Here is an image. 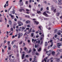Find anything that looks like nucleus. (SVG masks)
Returning a JSON list of instances; mask_svg holds the SVG:
<instances>
[{
  "instance_id": "nucleus-1",
  "label": "nucleus",
  "mask_w": 62,
  "mask_h": 62,
  "mask_svg": "<svg viewBox=\"0 0 62 62\" xmlns=\"http://www.w3.org/2000/svg\"><path fill=\"white\" fill-rule=\"evenodd\" d=\"M51 50H50L48 51H46V53H47V55H48V56H49L51 55Z\"/></svg>"
},
{
  "instance_id": "nucleus-2",
  "label": "nucleus",
  "mask_w": 62,
  "mask_h": 62,
  "mask_svg": "<svg viewBox=\"0 0 62 62\" xmlns=\"http://www.w3.org/2000/svg\"><path fill=\"white\" fill-rule=\"evenodd\" d=\"M43 14L46 17H49V15L47 14L46 13V12L45 11L43 13Z\"/></svg>"
},
{
  "instance_id": "nucleus-3",
  "label": "nucleus",
  "mask_w": 62,
  "mask_h": 62,
  "mask_svg": "<svg viewBox=\"0 0 62 62\" xmlns=\"http://www.w3.org/2000/svg\"><path fill=\"white\" fill-rule=\"evenodd\" d=\"M57 46L58 47H60L61 46V44L60 43H58L57 44Z\"/></svg>"
},
{
  "instance_id": "nucleus-4",
  "label": "nucleus",
  "mask_w": 62,
  "mask_h": 62,
  "mask_svg": "<svg viewBox=\"0 0 62 62\" xmlns=\"http://www.w3.org/2000/svg\"><path fill=\"white\" fill-rule=\"evenodd\" d=\"M34 23H36V24L37 25H38V24H39V22L38 21H35L34 22Z\"/></svg>"
},
{
  "instance_id": "nucleus-5",
  "label": "nucleus",
  "mask_w": 62,
  "mask_h": 62,
  "mask_svg": "<svg viewBox=\"0 0 62 62\" xmlns=\"http://www.w3.org/2000/svg\"><path fill=\"white\" fill-rule=\"evenodd\" d=\"M29 32H28V31H27L24 34V36H26V35H28L29 34Z\"/></svg>"
},
{
  "instance_id": "nucleus-6",
  "label": "nucleus",
  "mask_w": 62,
  "mask_h": 62,
  "mask_svg": "<svg viewBox=\"0 0 62 62\" xmlns=\"http://www.w3.org/2000/svg\"><path fill=\"white\" fill-rule=\"evenodd\" d=\"M9 25H11V24H12V22H11V20H9Z\"/></svg>"
},
{
  "instance_id": "nucleus-7",
  "label": "nucleus",
  "mask_w": 62,
  "mask_h": 62,
  "mask_svg": "<svg viewBox=\"0 0 62 62\" xmlns=\"http://www.w3.org/2000/svg\"><path fill=\"white\" fill-rule=\"evenodd\" d=\"M25 29V27L24 28V27L22 26V31H23V30H24V29Z\"/></svg>"
},
{
  "instance_id": "nucleus-8",
  "label": "nucleus",
  "mask_w": 62,
  "mask_h": 62,
  "mask_svg": "<svg viewBox=\"0 0 62 62\" xmlns=\"http://www.w3.org/2000/svg\"><path fill=\"white\" fill-rule=\"evenodd\" d=\"M32 28H31L30 29V30H29V33H31V32H32Z\"/></svg>"
},
{
  "instance_id": "nucleus-9",
  "label": "nucleus",
  "mask_w": 62,
  "mask_h": 62,
  "mask_svg": "<svg viewBox=\"0 0 62 62\" xmlns=\"http://www.w3.org/2000/svg\"><path fill=\"white\" fill-rule=\"evenodd\" d=\"M24 55H25V54H23L22 56V59H23L24 58Z\"/></svg>"
},
{
  "instance_id": "nucleus-10",
  "label": "nucleus",
  "mask_w": 62,
  "mask_h": 62,
  "mask_svg": "<svg viewBox=\"0 0 62 62\" xmlns=\"http://www.w3.org/2000/svg\"><path fill=\"white\" fill-rule=\"evenodd\" d=\"M58 51L59 52H62V49H59L57 51V52H58Z\"/></svg>"
},
{
  "instance_id": "nucleus-11",
  "label": "nucleus",
  "mask_w": 62,
  "mask_h": 62,
  "mask_svg": "<svg viewBox=\"0 0 62 62\" xmlns=\"http://www.w3.org/2000/svg\"><path fill=\"white\" fill-rule=\"evenodd\" d=\"M23 10V11H24V9H19V11H20V12H22Z\"/></svg>"
},
{
  "instance_id": "nucleus-12",
  "label": "nucleus",
  "mask_w": 62,
  "mask_h": 62,
  "mask_svg": "<svg viewBox=\"0 0 62 62\" xmlns=\"http://www.w3.org/2000/svg\"><path fill=\"white\" fill-rule=\"evenodd\" d=\"M55 54V52L54 51H53L52 52V55H54Z\"/></svg>"
},
{
  "instance_id": "nucleus-13",
  "label": "nucleus",
  "mask_w": 62,
  "mask_h": 62,
  "mask_svg": "<svg viewBox=\"0 0 62 62\" xmlns=\"http://www.w3.org/2000/svg\"><path fill=\"white\" fill-rule=\"evenodd\" d=\"M26 23H30V21L29 20H27L25 22Z\"/></svg>"
},
{
  "instance_id": "nucleus-14",
  "label": "nucleus",
  "mask_w": 62,
  "mask_h": 62,
  "mask_svg": "<svg viewBox=\"0 0 62 62\" xmlns=\"http://www.w3.org/2000/svg\"><path fill=\"white\" fill-rule=\"evenodd\" d=\"M41 48L40 47L38 49V52H40V51H41Z\"/></svg>"
},
{
  "instance_id": "nucleus-15",
  "label": "nucleus",
  "mask_w": 62,
  "mask_h": 62,
  "mask_svg": "<svg viewBox=\"0 0 62 62\" xmlns=\"http://www.w3.org/2000/svg\"><path fill=\"white\" fill-rule=\"evenodd\" d=\"M56 62H59L60 61V59L59 58L58 59H57L56 60Z\"/></svg>"
},
{
  "instance_id": "nucleus-16",
  "label": "nucleus",
  "mask_w": 62,
  "mask_h": 62,
  "mask_svg": "<svg viewBox=\"0 0 62 62\" xmlns=\"http://www.w3.org/2000/svg\"><path fill=\"white\" fill-rule=\"evenodd\" d=\"M40 41L39 40L36 41V43H40Z\"/></svg>"
},
{
  "instance_id": "nucleus-17",
  "label": "nucleus",
  "mask_w": 62,
  "mask_h": 62,
  "mask_svg": "<svg viewBox=\"0 0 62 62\" xmlns=\"http://www.w3.org/2000/svg\"><path fill=\"white\" fill-rule=\"evenodd\" d=\"M23 49L25 51H26V50L27 49V48L26 47H25L23 48Z\"/></svg>"
},
{
  "instance_id": "nucleus-18",
  "label": "nucleus",
  "mask_w": 62,
  "mask_h": 62,
  "mask_svg": "<svg viewBox=\"0 0 62 62\" xmlns=\"http://www.w3.org/2000/svg\"><path fill=\"white\" fill-rule=\"evenodd\" d=\"M31 51H32V50L31 49H30L29 51V52H28V54H29V53H30L31 52Z\"/></svg>"
},
{
  "instance_id": "nucleus-19",
  "label": "nucleus",
  "mask_w": 62,
  "mask_h": 62,
  "mask_svg": "<svg viewBox=\"0 0 62 62\" xmlns=\"http://www.w3.org/2000/svg\"><path fill=\"white\" fill-rule=\"evenodd\" d=\"M47 45H48V44L47 43V42H45V46H47Z\"/></svg>"
},
{
  "instance_id": "nucleus-20",
  "label": "nucleus",
  "mask_w": 62,
  "mask_h": 62,
  "mask_svg": "<svg viewBox=\"0 0 62 62\" xmlns=\"http://www.w3.org/2000/svg\"><path fill=\"white\" fill-rule=\"evenodd\" d=\"M57 16H59L60 15V13L59 12L57 13V14H56Z\"/></svg>"
},
{
  "instance_id": "nucleus-21",
  "label": "nucleus",
  "mask_w": 62,
  "mask_h": 62,
  "mask_svg": "<svg viewBox=\"0 0 62 62\" xmlns=\"http://www.w3.org/2000/svg\"><path fill=\"white\" fill-rule=\"evenodd\" d=\"M38 11V10H37V13H38V14H39V13H41V12H40V11Z\"/></svg>"
},
{
  "instance_id": "nucleus-22",
  "label": "nucleus",
  "mask_w": 62,
  "mask_h": 62,
  "mask_svg": "<svg viewBox=\"0 0 62 62\" xmlns=\"http://www.w3.org/2000/svg\"><path fill=\"white\" fill-rule=\"evenodd\" d=\"M62 4V3L61 2H59L58 3V5H61V4Z\"/></svg>"
},
{
  "instance_id": "nucleus-23",
  "label": "nucleus",
  "mask_w": 62,
  "mask_h": 62,
  "mask_svg": "<svg viewBox=\"0 0 62 62\" xmlns=\"http://www.w3.org/2000/svg\"><path fill=\"white\" fill-rule=\"evenodd\" d=\"M21 21H18L17 23H18V24H21Z\"/></svg>"
},
{
  "instance_id": "nucleus-24",
  "label": "nucleus",
  "mask_w": 62,
  "mask_h": 62,
  "mask_svg": "<svg viewBox=\"0 0 62 62\" xmlns=\"http://www.w3.org/2000/svg\"><path fill=\"white\" fill-rule=\"evenodd\" d=\"M54 7H52V8H51V10H54Z\"/></svg>"
},
{
  "instance_id": "nucleus-25",
  "label": "nucleus",
  "mask_w": 62,
  "mask_h": 62,
  "mask_svg": "<svg viewBox=\"0 0 62 62\" xmlns=\"http://www.w3.org/2000/svg\"><path fill=\"white\" fill-rule=\"evenodd\" d=\"M54 0V2H55V3H56V4H57V1L56 0Z\"/></svg>"
},
{
  "instance_id": "nucleus-26",
  "label": "nucleus",
  "mask_w": 62,
  "mask_h": 62,
  "mask_svg": "<svg viewBox=\"0 0 62 62\" xmlns=\"http://www.w3.org/2000/svg\"><path fill=\"white\" fill-rule=\"evenodd\" d=\"M46 13H48V14H51V13L49 12V11H46Z\"/></svg>"
},
{
  "instance_id": "nucleus-27",
  "label": "nucleus",
  "mask_w": 62,
  "mask_h": 62,
  "mask_svg": "<svg viewBox=\"0 0 62 62\" xmlns=\"http://www.w3.org/2000/svg\"><path fill=\"white\" fill-rule=\"evenodd\" d=\"M57 34L58 35H61V33L59 32H58Z\"/></svg>"
},
{
  "instance_id": "nucleus-28",
  "label": "nucleus",
  "mask_w": 62,
  "mask_h": 62,
  "mask_svg": "<svg viewBox=\"0 0 62 62\" xmlns=\"http://www.w3.org/2000/svg\"><path fill=\"white\" fill-rule=\"evenodd\" d=\"M8 50H11V47H8Z\"/></svg>"
},
{
  "instance_id": "nucleus-29",
  "label": "nucleus",
  "mask_w": 62,
  "mask_h": 62,
  "mask_svg": "<svg viewBox=\"0 0 62 62\" xmlns=\"http://www.w3.org/2000/svg\"><path fill=\"white\" fill-rule=\"evenodd\" d=\"M18 35H19L20 37H21V36H23V34L22 33H21L20 34H18Z\"/></svg>"
},
{
  "instance_id": "nucleus-30",
  "label": "nucleus",
  "mask_w": 62,
  "mask_h": 62,
  "mask_svg": "<svg viewBox=\"0 0 62 62\" xmlns=\"http://www.w3.org/2000/svg\"><path fill=\"white\" fill-rule=\"evenodd\" d=\"M12 14H15V11H12Z\"/></svg>"
},
{
  "instance_id": "nucleus-31",
  "label": "nucleus",
  "mask_w": 62,
  "mask_h": 62,
  "mask_svg": "<svg viewBox=\"0 0 62 62\" xmlns=\"http://www.w3.org/2000/svg\"><path fill=\"white\" fill-rule=\"evenodd\" d=\"M44 61H45V62H46L47 61H46V59H45V58H44Z\"/></svg>"
},
{
  "instance_id": "nucleus-32",
  "label": "nucleus",
  "mask_w": 62,
  "mask_h": 62,
  "mask_svg": "<svg viewBox=\"0 0 62 62\" xmlns=\"http://www.w3.org/2000/svg\"><path fill=\"white\" fill-rule=\"evenodd\" d=\"M8 45H9L10 44V42L9 41H8Z\"/></svg>"
},
{
  "instance_id": "nucleus-33",
  "label": "nucleus",
  "mask_w": 62,
  "mask_h": 62,
  "mask_svg": "<svg viewBox=\"0 0 62 62\" xmlns=\"http://www.w3.org/2000/svg\"><path fill=\"white\" fill-rule=\"evenodd\" d=\"M33 51L34 52H36V49H35V48H33Z\"/></svg>"
},
{
  "instance_id": "nucleus-34",
  "label": "nucleus",
  "mask_w": 62,
  "mask_h": 62,
  "mask_svg": "<svg viewBox=\"0 0 62 62\" xmlns=\"http://www.w3.org/2000/svg\"><path fill=\"white\" fill-rule=\"evenodd\" d=\"M54 58H53V57H51V58H50V60H52V59H53Z\"/></svg>"
},
{
  "instance_id": "nucleus-35",
  "label": "nucleus",
  "mask_w": 62,
  "mask_h": 62,
  "mask_svg": "<svg viewBox=\"0 0 62 62\" xmlns=\"http://www.w3.org/2000/svg\"><path fill=\"white\" fill-rule=\"evenodd\" d=\"M39 28L40 29V30H41V26H39Z\"/></svg>"
},
{
  "instance_id": "nucleus-36",
  "label": "nucleus",
  "mask_w": 62,
  "mask_h": 62,
  "mask_svg": "<svg viewBox=\"0 0 62 62\" xmlns=\"http://www.w3.org/2000/svg\"><path fill=\"white\" fill-rule=\"evenodd\" d=\"M54 37L55 38H56V37H57V35H55L54 36Z\"/></svg>"
},
{
  "instance_id": "nucleus-37",
  "label": "nucleus",
  "mask_w": 62,
  "mask_h": 62,
  "mask_svg": "<svg viewBox=\"0 0 62 62\" xmlns=\"http://www.w3.org/2000/svg\"><path fill=\"white\" fill-rule=\"evenodd\" d=\"M8 47H11V45H10V44H9V45H8Z\"/></svg>"
},
{
  "instance_id": "nucleus-38",
  "label": "nucleus",
  "mask_w": 62,
  "mask_h": 62,
  "mask_svg": "<svg viewBox=\"0 0 62 62\" xmlns=\"http://www.w3.org/2000/svg\"><path fill=\"white\" fill-rule=\"evenodd\" d=\"M22 43H23V41H21L19 43V44L20 45L21 44H22Z\"/></svg>"
},
{
  "instance_id": "nucleus-39",
  "label": "nucleus",
  "mask_w": 62,
  "mask_h": 62,
  "mask_svg": "<svg viewBox=\"0 0 62 62\" xmlns=\"http://www.w3.org/2000/svg\"><path fill=\"white\" fill-rule=\"evenodd\" d=\"M37 47H38V46H37L36 45H35V48H37Z\"/></svg>"
},
{
  "instance_id": "nucleus-40",
  "label": "nucleus",
  "mask_w": 62,
  "mask_h": 62,
  "mask_svg": "<svg viewBox=\"0 0 62 62\" xmlns=\"http://www.w3.org/2000/svg\"><path fill=\"white\" fill-rule=\"evenodd\" d=\"M7 4H5V5H4V8H6V6H7Z\"/></svg>"
},
{
  "instance_id": "nucleus-41",
  "label": "nucleus",
  "mask_w": 62,
  "mask_h": 62,
  "mask_svg": "<svg viewBox=\"0 0 62 62\" xmlns=\"http://www.w3.org/2000/svg\"><path fill=\"white\" fill-rule=\"evenodd\" d=\"M29 7L30 8H31L32 7H31V5H29Z\"/></svg>"
},
{
  "instance_id": "nucleus-42",
  "label": "nucleus",
  "mask_w": 62,
  "mask_h": 62,
  "mask_svg": "<svg viewBox=\"0 0 62 62\" xmlns=\"http://www.w3.org/2000/svg\"><path fill=\"white\" fill-rule=\"evenodd\" d=\"M26 11H29V10L28 9H26Z\"/></svg>"
},
{
  "instance_id": "nucleus-43",
  "label": "nucleus",
  "mask_w": 62,
  "mask_h": 62,
  "mask_svg": "<svg viewBox=\"0 0 62 62\" xmlns=\"http://www.w3.org/2000/svg\"><path fill=\"white\" fill-rule=\"evenodd\" d=\"M19 18L20 20H22V18L21 17H20Z\"/></svg>"
},
{
  "instance_id": "nucleus-44",
  "label": "nucleus",
  "mask_w": 62,
  "mask_h": 62,
  "mask_svg": "<svg viewBox=\"0 0 62 62\" xmlns=\"http://www.w3.org/2000/svg\"><path fill=\"white\" fill-rule=\"evenodd\" d=\"M40 10V11H42L43 10V8H41Z\"/></svg>"
},
{
  "instance_id": "nucleus-45",
  "label": "nucleus",
  "mask_w": 62,
  "mask_h": 62,
  "mask_svg": "<svg viewBox=\"0 0 62 62\" xmlns=\"http://www.w3.org/2000/svg\"><path fill=\"white\" fill-rule=\"evenodd\" d=\"M17 20V19H16V18H15L14 19L15 21V22H16Z\"/></svg>"
},
{
  "instance_id": "nucleus-46",
  "label": "nucleus",
  "mask_w": 62,
  "mask_h": 62,
  "mask_svg": "<svg viewBox=\"0 0 62 62\" xmlns=\"http://www.w3.org/2000/svg\"><path fill=\"white\" fill-rule=\"evenodd\" d=\"M35 31L34 30V29L32 30V32H35Z\"/></svg>"
},
{
  "instance_id": "nucleus-47",
  "label": "nucleus",
  "mask_w": 62,
  "mask_h": 62,
  "mask_svg": "<svg viewBox=\"0 0 62 62\" xmlns=\"http://www.w3.org/2000/svg\"><path fill=\"white\" fill-rule=\"evenodd\" d=\"M26 57H29V56L28 55H26Z\"/></svg>"
},
{
  "instance_id": "nucleus-48",
  "label": "nucleus",
  "mask_w": 62,
  "mask_h": 62,
  "mask_svg": "<svg viewBox=\"0 0 62 62\" xmlns=\"http://www.w3.org/2000/svg\"><path fill=\"white\" fill-rule=\"evenodd\" d=\"M46 9L47 10H49V7H47L46 8Z\"/></svg>"
},
{
  "instance_id": "nucleus-49",
  "label": "nucleus",
  "mask_w": 62,
  "mask_h": 62,
  "mask_svg": "<svg viewBox=\"0 0 62 62\" xmlns=\"http://www.w3.org/2000/svg\"><path fill=\"white\" fill-rule=\"evenodd\" d=\"M57 30V29H55L54 30V33H56V31Z\"/></svg>"
},
{
  "instance_id": "nucleus-50",
  "label": "nucleus",
  "mask_w": 62,
  "mask_h": 62,
  "mask_svg": "<svg viewBox=\"0 0 62 62\" xmlns=\"http://www.w3.org/2000/svg\"><path fill=\"white\" fill-rule=\"evenodd\" d=\"M15 36H14V35H13L12 36V38H13V39H14V38H15Z\"/></svg>"
},
{
  "instance_id": "nucleus-51",
  "label": "nucleus",
  "mask_w": 62,
  "mask_h": 62,
  "mask_svg": "<svg viewBox=\"0 0 62 62\" xmlns=\"http://www.w3.org/2000/svg\"><path fill=\"white\" fill-rule=\"evenodd\" d=\"M59 2H61V1H62V0H58Z\"/></svg>"
},
{
  "instance_id": "nucleus-52",
  "label": "nucleus",
  "mask_w": 62,
  "mask_h": 62,
  "mask_svg": "<svg viewBox=\"0 0 62 62\" xmlns=\"http://www.w3.org/2000/svg\"><path fill=\"white\" fill-rule=\"evenodd\" d=\"M36 39H35L34 40V42H33V43H35V41H36Z\"/></svg>"
},
{
  "instance_id": "nucleus-53",
  "label": "nucleus",
  "mask_w": 62,
  "mask_h": 62,
  "mask_svg": "<svg viewBox=\"0 0 62 62\" xmlns=\"http://www.w3.org/2000/svg\"><path fill=\"white\" fill-rule=\"evenodd\" d=\"M53 41V40L50 39V42H52Z\"/></svg>"
},
{
  "instance_id": "nucleus-54",
  "label": "nucleus",
  "mask_w": 62,
  "mask_h": 62,
  "mask_svg": "<svg viewBox=\"0 0 62 62\" xmlns=\"http://www.w3.org/2000/svg\"><path fill=\"white\" fill-rule=\"evenodd\" d=\"M13 47L14 48H15V47H16V45H14L13 46Z\"/></svg>"
},
{
  "instance_id": "nucleus-55",
  "label": "nucleus",
  "mask_w": 62,
  "mask_h": 62,
  "mask_svg": "<svg viewBox=\"0 0 62 62\" xmlns=\"http://www.w3.org/2000/svg\"><path fill=\"white\" fill-rule=\"evenodd\" d=\"M32 42H33L34 41V39H32Z\"/></svg>"
},
{
  "instance_id": "nucleus-56",
  "label": "nucleus",
  "mask_w": 62,
  "mask_h": 62,
  "mask_svg": "<svg viewBox=\"0 0 62 62\" xmlns=\"http://www.w3.org/2000/svg\"><path fill=\"white\" fill-rule=\"evenodd\" d=\"M30 25L29 24L27 25V27H30Z\"/></svg>"
},
{
  "instance_id": "nucleus-57",
  "label": "nucleus",
  "mask_w": 62,
  "mask_h": 62,
  "mask_svg": "<svg viewBox=\"0 0 62 62\" xmlns=\"http://www.w3.org/2000/svg\"><path fill=\"white\" fill-rule=\"evenodd\" d=\"M8 1H7L6 2V4H8Z\"/></svg>"
},
{
  "instance_id": "nucleus-58",
  "label": "nucleus",
  "mask_w": 62,
  "mask_h": 62,
  "mask_svg": "<svg viewBox=\"0 0 62 62\" xmlns=\"http://www.w3.org/2000/svg\"><path fill=\"white\" fill-rule=\"evenodd\" d=\"M31 37H33V33H31Z\"/></svg>"
},
{
  "instance_id": "nucleus-59",
  "label": "nucleus",
  "mask_w": 62,
  "mask_h": 62,
  "mask_svg": "<svg viewBox=\"0 0 62 62\" xmlns=\"http://www.w3.org/2000/svg\"><path fill=\"white\" fill-rule=\"evenodd\" d=\"M18 36H18V39H19V38H20V37H21L20 36V35H19V34H18Z\"/></svg>"
},
{
  "instance_id": "nucleus-60",
  "label": "nucleus",
  "mask_w": 62,
  "mask_h": 62,
  "mask_svg": "<svg viewBox=\"0 0 62 62\" xmlns=\"http://www.w3.org/2000/svg\"><path fill=\"white\" fill-rule=\"evenodd\" d=\"M43 43V42L42 41L40 43V44H42Z\"/></svg>"
},
{
  "instance_id": "nucleus-61",
  "label": "nucleus",
  "mask_w": 62,
  "mask_h": 62,
  "mask_svg": "<svg viewBox=\"0 0 62 62\" xmlns=\"http://www.w3.org/2000/svg\"><path fill=\"white\" fill-rule=\"evenodd\" d=\"M28 42L29 43V42H30V40H28Z\"/></svg>"
},
{
  "instance_id": "nucleus-62",
  "label": "nucleus",
  "mask_w": 62,
  "mask_h": 62,
  "mask_svg": "<svg viewBox=\"0 0 62 62\" xmlns=\"http://www.w3.org/2000/svg\"><path fill=\"white\" fill-rule=\"evenodd\" d=\"M36 55H39V53H36Z\"/></svg>"
},
{
  "instance_id": "nucleus-63",
  "label": "nucleus",
  "mask_w": 62,
  "mask_h": 62,
  "mask_svg": "<svg viewBox=\"0 0 62 62\" xmlns=\"http://www.w3.org/2000/svg\"><path fill=\"white\" fill-rule=\"evenodd\" d=\"M13 42H15L16 41V40H13Z\"/></svg>"
},
{
  "instance_id": "nucleus-64",
  "label": "nucleus",
  "mask_w": 62,
  "mask_h": 62,
  "mask_svg": "<svg viewBox=\"0 0 62 62\" xmlns=\"http://www.w3.org/2000/svg\"><path fill=\"white\" fill-rule=\"evenodd\" d=\"M44 3H45V4H47V1H44Z\"/></svg>"
}]
</instances>
